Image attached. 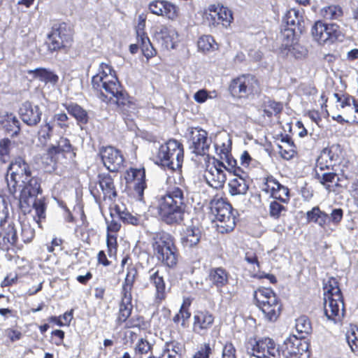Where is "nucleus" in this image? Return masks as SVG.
Segmentation results:
<instances>
[{"instance_id":"1","label":"nucleus","mask_w":358,"mask_h":358,"mask_svg":"<svg viewBox=\"0 0 358 358\" xmlns=\"http://www.w3.org/2000/svg\"><path fill=\"white\" fill-rule=\"evenodd\" d=\"M138 277L137 268L133 266L127 268L126 276L120 288L115 324L116 327H123L126 329H136L141 332L146 331L150 328V322L142 315H132L134 310L132 292Z\"/></svg>"},{"instance_id":"2","label":"nucleus","mask_w":358,"mask_h":358,"mask_svg":"<svg viewBox=\"0 0 358 358\" xmlns=\"http://www.w3.org/2000/svg\"><path fill=\"white\" fill-rule=\"evenodd\" d=\"M187 207L185 189L182 185H168L157 201V214L168 225L179 224L184 220Z\"/></svg>"},{"instance_id":"3","label":"nucleus","mask_w":358,"mask_h":358,"mask_svg":"<svg viewBox=\"0 0 358 358\" xmlns=\"http://www.w3.org/2000/svg\"><path fill=\"white\" fill-rule=\"evenodd\" d=\"M99 98L107 104H115L127 125L134 123L140 108L137 100L127 91H99Z\"/></svg>"},{"instance_id":"4","label":"nucleus","mask_w":358,"mask_h":358,"mask_svg":"<svg viewBox=\"0 0 358 358\" xmlns=\"http://www.w3.org/2000/svg\"><path fill=\"white\" fill-rule=\"evenodd\" d=\"M152 248L154 255L164 266L169 268L177 266L180 254L175 238L171 234L164 231L155 233Z\"/></svg>"},{"instance_id":"5","label":"nucleus","mask_w":358,"mask_h":358,"mask_svg":"<svg viewBox=\"0 0 358 358\" xmlns=\"http://www.w3.org/2000/svg\"><path fill=\"white\" fill-rule=\"evenodd\" d=\"M184 145L174 138L160 145L154 156L155 164L170 171L180 170L184 161Z\"/></svg>"},{"instance_id":"6","label":"nucleus","mask_w":358,"mask_h":358,"mask_svg":"<svg viewBox=\"0 0 358 358\" xmlns=\"http://www.w3.org/2000/svg\"><path fill=\"white\" fill-rule=\"evenodd\" d=\"M324 313L328 320L336 322L344 313V301L339 282L331 277L324 283Z\"/></svg>"},{"instance_id":"7","label":"nucleus","mask_w":358,"mask_h":358,"mask_svg":"<svg viewBox=\"0 0 358 358\" xmlns=\"http://www.w3.org/2000/svg\"><path fill=\"white\" fill-rule=\"evenodd\" d=\"M255 305L271 322H275L282 310V303L276 293L269 287H259L253 294Z\"/></svg>"},{"instance_id":"8","label":"nucleus","mask_w":358,"mask_h":358,"mask_svg":"<svg viewBox=\"0 0 358 358\" xmlns=\"http://www.w3.org/2000/svg\"><path fill=\"white\" fill-rule=\"evenodd\" d=\"M211 210L217 221V230L220 234L232 231L236 224L237 211L235 210L227 198L217 196L211 201Z\"/></svg>"},{"instance_id":"9","label":"nucleus","mask_w":358,"mask_h":358,"mask_svg":"<svg viewBox=\"0 0 358 358\" xmlns=\"http://www.w3.org/2000/svg\"><path fill=\"white\" fill-rule=\"evenodd\" d=\"M76 157V148L71 144L70 140L64 136H60L56 144L48 147L43 157V162L46 166L55 170L59 164L63 163V159H73Z\"/></svg>"},{"instance_id":"10","label":"nucleus","mask_w":358,"mask_h":358,"mask_svg":"<svg viewBox=\"0 0 358 358\" xmlns=\"http://www.w3.org/2000/svg\"><path fill=\"white\" fill-rule=\"evenodd\" d=\"M96 184L99 189L92 188L90 192L100 208L105 206H113L118 196V191L114 178L109 173H99L97 175Z\"/></svg>"},{"instance_id":"11","label":"nucleus","mask_w":358,"mask_h":358,"mask_svg":"<svg viewBox=\"0 0 358 358\" xmlns=\"http://www.w3.org/2000/svg\"><path fill=\"white\" fill-rule=\"evenodd\" d=\"M245 348L248 355L257 358H278L280 352L274 341L269 337L250 338Z\"/></svg>"},{"instance_id":"12","label":"nucleus","mask_w":358,"mask_h":358,"mask_svg":"<svg viewBox=\"0 0 358 358\" xmlns=\"http://www.w3.org/2000/svg\"><path fill=\"white\" fill-rule=\"evenodd\" d=\"M31 171L29 165L22 157L15 158L10 164L7 171V182L10 189L15 191L19 184L24 183L31 176Z\"/></svg>"},{"instance_id":"13","label":"nucleus","mask_w":358,"mask_h":358,"mask_svg":"<svg viewBox=\"0 0 358 358\" xmlns=\"http://www.w3.org/2000/svg\"><path fill=\"white\" fill-rule=\"evenodd\" d=\"M259 188L266 194L282 203L287 204L290 200L289 188L282 185L271 174L266 175L261 178Z\"/></svg>"},{"instance_id":"14","label":"nucleus","mask_w":358,"mask_h":358,"mask_svg":"<svg viewBox=\"0 0 358 358\" xmlns=\"http://www.w3.org/2000/svg\"><path fill=\"white\" fill-rule=\"evenodd\" d=\"M216 317L207 308L197 309L193 313L192 332L199 336H206L213 329Z\"/></svg>"},{"instance_id":"15","label":"nucleus","mask_w":358,"mask_h":358,"mask_svg":"<svg viewBox=\"0 0 358 358\" xmlns=\"http://www.w3.org/2000/svg\"><path fill=\"white\" fill-rule=\"evenodd\" d=\"M311 34L314 39L320 44L343 41L344 34L340 27L334 23L324 24L316 22L312 27Z\"/></svg>"},{"instance_id":"16","label":"nucleus","mask_w":358,"mask_h":358,"mask_svg":"<svg viewBox=\"0 0 358 358\" xmlns=\"http://www.w3.org/2000/svg\"><path fill=\"white\" fill-rule=\"evenodd\" d=\"M99 155L103 166L109 172L117 173L124 167V157L122 151L113 146H102Z\"/></svg>"},{"instance_id":"17","label":"nucleus","mask_w":358,"mask_h":358,"mask_svg":"<svg viewBox=\"0 0 358 358\" xmlns=\"http://www.w3.org/2000/svg\"><path fill=\"white\" fill-rule=\"evenodd\" d=\"M92 85L94 90H117L120 83L112 67L108 64L101 63L99 73L92 77Z\"/></svg>"},{"instance_id":"18","label":"nucleus","mask_w":358,"mask_h":358,"mask_svg":"<svg viewBox=\"0 0 358 358\" xmlns=\"http://www.w3.org/2000/svg\"><path fill=\"white\" fill-rule=\"evenodd\" d=\"M190 140L192 141L191 148L192 152L196 155L204 156V160L210 161V156L208 154L211 145V139L208 138V132L200 128H192L190 131Z\"/></svg>"},{"instance_id":"19","label":"nucleus","mask_w":358,"mask_h":358,"mask_svg":"<svg viewBox=\"0 0 358 358\" xmlns=\"http://www.w3.org/2000/svg\"><path fill=\"white\" fill-rule=\"evenodd\" d=\"M148 281L155 289L154 302L157 305L162 304L171 291V288L166 286L163 273L155 267L151 268L148 271Z\"/></svg>"},{"instance_id":"20","label":"nucleus","mask_w":358,"mask_h":358,"mask_svg":"<svg viewBox=\"0 0 358 358\" xmlns=\"http://www.w3.org/2000/svg\"><path fill=\"white\" fill-rule=\"evenodd\" d=\"M0 227V249L4 251L20 250L23 245L18 243L16 227L13 222Z\"/></svg>"},{"instance_id":"21","label":"nucleus","mask_w":358,"mask_h":358,"mask_svg":"<svg viewBox=\"0 0 358 358\" xmlns=\"http://www.w3.org/2000/svg\"><path fill=\"white\" fill-rule=\"evenodd\" d=\"M124 179L127 184L134 182V190L135 191L138 199H143L144 190L147 187L145 180V170L144 167L133 168L131 167L124 173Z\"/></svg>"},{"instance_id":"22","label":"nucleus","mask_w":358,"mask_h":358,"mask_svg":"<svg viewBox=\"0 0 358 358\" xmlns=\"http://www.w3.org/2000/svg\"><path fill=\"white\" fill-rule=\"evenodd\" d=\"M230 278L229 272L222 266H218L209 268L206 280L210 288H215L217 292L222 293V289L229 284Z\"/></svg>"},{"instance_id":"23","label":"nucleus","mask_w":358,"mask_h":358,"mask_svg":"<svg viewBox=\"0 0 358 358\" xmlns=\"http://www.w3.org/2000/svg\"><path fill=\"white\" fill-rule=\"evenodd\" d=\"M18 115L25 124L34 127L41 122L42 111L38 105H35L29 101H26L19 107Z\"/></svg>"},{"instance_id":"24","label":"nucleus","mask_w":358,"mask_h":358,"mask_svg":"<svg viewBox=\"0 0 358 358\" xmlns=\"http://www.w3.org/2000/svg\"><path fill=\"white\" fill-rule=\"evenodd\" d=\"M138 22L136 27L137 43L141 44L143 55L149 59L156 55L157 51L153 48L148 36L144 31L145 27V17L142 14L138 16Z\"/></svg>"},{"instance_id":"25","label":"nucleus","mask_w":358,"mask_h":358,"mask_svg":"<svg viewBox=\"0 0 358 358\" xmlns=\"http://www.w3.org/2000/svg\"><path fill=\"white\" fill-rule=\"evenodd\" d=\"M72 40L71 31L65 24H60L49 34V48L57 50L67 46Z\"/></svg>"},{"instance_id":"26","label":"nucleus","mask_w":358,"mask_h":358,"mask_svg":"<svg viewBox=\"0 0 358 358\" xmlns=\"http://www.w3.org/2000/svg\"><path fill=\"white\" fill-rule=\"evenodd\" d=\"M120 222L115 220L113 217L110 222H107L106 247L110 258L117 259V233L121 229Z\"/></svg>"},{"instance_id":"27","label":"nucleus","mask_w":358,"mask_h":358,"mask_svg":"<svg viewBox=\"0 0 358 358\" xmlns=\"http://www.w3.org/2000/svg\"><path fill=\"white\" fill-rule=\"evenodd\" d=\"M149 10L155 15L164 16L174 20L179 15V9L173 3L162 0H155L150 3Z\"/></svg>"},{"instance_id":"28","label":"nucleus","mask_w":358,"mask_h":358,"mask_svg":"<svg viewBox=\"0 0 358 358\" xmlns=\"http://www.w3.org/2000/svg\"><path fill=\"white\" fill-rule=\"evenodd\" d=\"M308 347L309 344L304 338L290 335L285 340L280 350L282 355L296 354V352L307 354Z\"/></svg>"},{"instance_id":"29","label":"nucleus","mask_w":358,"mask_h":358,"mask_svg":"<svg viewBox=\"0 0 358 358\" xmlns=\"http://www.w3.org/2000/svg\"><path fill=\"white\" fill-rule=\"evenodd\" d=\"M155 37L161 43L162 46L166 50L175 48L178 42V32L174 29L165 26L157 28Z\"/></svg>"},{"instance_id":"30","label":"nucleus","mask_w":358,"mask_h":358,"mask_svg":"<svg viewBox=\"0 0 358 358\" xmlns=\"http://www.w3.org/2000/svg\"><path fill=\"white\" fill-rule=\"evenodd\" d=\"M204 178L206 182L214 189L224 187L226 181V174L224 170L217 169L215 166H210V162L205 159Z\"/></svg>"},{"instance_id":"31","label":"nucleus","mask_w":358,"mask_h":358,"mask_svg":"<svg viewBox=\"0 0 358 358\" xmlns=\"http://www.w3.org/2000/svg\"><path fill=\"white\" fill-rule=\"evenodd\" d=\"M111 217L117 216L124 224L138 226L141 221V216L138 214H131L125 207L114 204L108 207Z\"/></svg>"},{"instance_id":"32","label":"nucleus","mask_w":358,"mask_h":358,"mask_svg":"<svg viewBox=\"0 0 358 358\" xmlns=\"http://www.w3.org/2000/svg\"><path fill=\"white\" fill-rule=\"evenodd\" d=\"M201 231L195 226L187 227L181 234L180 243L183 248L192 249L199 244Z\"/></svg>"},{"instance_id":"33","label":"nucleus","mask_w":358,"mask_h":358,"mask_svg":"<svg viewBox=\"0 0 358 358\" xmlns=\"http://www.w3.org/2000/svg\"><path fill=\"white\" fill-rule=\"evenodd\" d=\"M209 10L210 15L215 23L222 24L223 26L227 27L233 20L231 11L223 6H212Z\"/></svg>"},{"instance_id":"34","label":"nucleus","mask_w":358,"mask_h":358,"mask_svg":"<svg viewBox=\"0 0 358 358\" xmlns=\"http://www.w3.org/2000/svg\"><path fill=\"white\" fill-rule=\"evenodd\" d=\"M234 178L229 181V192L231 196L243 195L249 189V184L246 180L247 173L234 175Z\"/></svg>"},{"instance_id":"35","label":"nucleus","mask_w":358,"mask_h":358,"mask_svg":"<svg viewBox=\"0 0 358 358\" xmlns=\"http://www.w3.org/2000/svg\"><path fill=\"white\" fill-rule=\"evenodd\" d=\"M262 123L268 124L272 121L273 117L279 115L283 110V104L272 100L264 102L262 106Z\"/></svg>"},{"instance_id":"36","label":"nucleus","mask_w":358,"mask_h":358,"mask_svg":"<svg viewBox=\"0 0 358 358\" xmlns=\"http://www.w3.org/2000/svg\"><path fill=\"white\" fill-rule=\"evenodd\" d=\"M259 87L258 80L252 75H243L232 80L229 90H253Z\"/></svg>"},{"instance_id":"37","label":"nucleus","mask_w":358,"mask_h":358,"mask_svg":"<svg viewBox=\"0 0 358 358\" xmlns=\"http://www.w3.org/2000/svg\"><path fill=\"white\" fill-rule=\"evenodd\" d=\"M282 145H278V152L285 160H291L297 156L296 147L290 137L287 136L281 140Z\"/></svg>"},{"instance_id":"38","label":"nucleus","mask_w":358,"mask_h":358,"mask_svg":"<svg viewBox=\"0 0 358 358\" xmlns=\"http://www.w3.org/2000/svg\"><path fill=\"white\" fill-rule=\"evenodd\" d=\"M27 73L32 75L35 78H38L46 83H50L52 85H55L59 80V77L53 72L43 68L28 70Z\"/></svg>"},{"instance_id":"39","label":"nucleus","mask_w":358,"mask_h":358,"mask_svg":"<svg viewBox=\"0 0 358 358\" xmlns=\"http://www.w3.org/2000/svg\"><path fill=\"white\" fill-rule=\"evenodd\" d=\"M32 207L35 211L34 220L41 227V222L46 218L47 204L44 197L36 199L32 204Z\"/></svg>"},{"instance_id":"40","label":"nucleus","mask_w":358,"mask_h":358,"mask_svg":"<svg viewBox=\"0 0 358 358\" xmlns=\"http://www.w3.org/2000/svg\"><path fill=\"white\" fill-rule=\"evenodd\" d=\"M68 113L73 116L78 123L86 124L89 117L87 112L76 103H71L66 107Z\"/></svg>"},{"instance_id":"41","label":"nucleus","mask_w":358,"mask_h":358,"mask_svg":"<svg viewBox=\"0 0 358 358\" xmlns=\"http://www.w3.org/2000/svg\"><path fill=\"white\" fill-rule=\"evenodd\" d=\"M182 350L181 343L177 341L166 342L160 357L162 358L166 355L168 358H180Z\"/></svg>"},{"instance_id":"42","label":"nucleus","mask_w":358,"mask_h":358,"mask_svg":"<svg viewBox=\"0 0 358 358\" xmlns=\"http://www.w3.org/2000/svg\"><path fill=\"white\" fill-rule=\"evenodd\" d=\"M2 125L5 130L10 136L17 135L20 131V124L17 118L12 113L7 114L2 121Z\"/></svg>"},{"instance_id":"43","label":"nucleus","mask_w":358,"mask_h":358,"mask_svg":"<svg viewBox=\"0 0 358 358\" xmlns=\"http://www.w3.org/2000/svg\"><path fill=\"white\" fill-rule=\"evenodd\" d=\"M20 185H23L24 191L29 196H36L42 192L41 181L37 177H32L31 176L27 178V181H24V183H22Z\"/></svg>"},{"instance_id":"44","label":"nucleus","mask_w":358,"mask_h":358,"mask_svg":"<svg viewBox=\"0 0 358 358\" xmlns=\"http://www.w3.org/2000/svg\"><path fill=\"white\" fill-rule=\"evenodd\" d=\"M295 328L302 338L312 332V324L306 315H301L296 320Z\"/></svg>"},{"instance_id":"45","label":"nucleus","mask_w":358,"mask_h":358,"mask_svg":"<svg viewBox=\"0 0 358 358\" xmlns=\"http://www.w3.org/2000/svg\"><path fill=\"white\" fill-rule=\"evenodd\" d=\"M152 345L145 338H141L138 340L134 347V357L142 358L143 355H148L152 350Z\"/></svg>"},{"instance_id":"46","label":"nucleus","mask_w":358,"mask_h":358,"mask_svg":"<svg viewBox=\"0 0 358 358\" xmlns=\"http://www.w3.org/2000/svg\"><path fill=\"white\" fill-rule=\"evenodd\" d=\"M321 15L326 20H338L343 14V9L338 5H331L322 8L320 10Z\"/></svg>"},{"instance_id":"47","label":"nucleus","mask_w":358,"mask_h":358,"mask_svg":"<svg viewBox=\"0 0 358 358\" xmlns=\"http://www.w3.org/2000/svg\"><path fill=\"white\" fill-rule=\"evenodd\" d=\"M198 48L203 52L214 51L218 48V45L214 38L210 35L201 36L197 42Z\"/></svg>"},{"instance_id":"48","label":"nucleus","mask_w":358,"mask_h":358,"mask_svg":"<svg viewBox=\"0 0 358 358\" xmlns=\"http://www.w3.org/2000/svg\"><path fill=\"white\" fill-rule=\"evenodd\" d=\"M278 200L271 201L268 206L269 216L274 220H279L287 210V208Z\"/></svg>"},{"instance_id":"49","label":"nucleus","mask_w":358,"mask_h":358,"mask_svg":"<svg viewBox=\"0 0 358 358\" xmlns=\"http://www.w3.org/2000/svg\"><path fill=\"white\" fill-rule=\"evenodd\" d=\"M346 339L352 351L358 355V327L350 325L346 333Z\"/></svg>"},{"instance_id":"50","label":"nucleus","mask_w":358,"mask_h":358,"mask_svg":"<svg viewBox=\"0 0 358 358\" xmlns=\"http://www.w3.org/2000/svg\"><path fill=\"white\" fill-rule=\"evenodd\" d=\"M333 163L336 165L343 158V149L339 144H333L327 148L323 149Z\"/></svg>"},{"instance_id":"51","label":"nucleus","mask_w":358,"mask_h":358,"mask_svg":"<svg viewBox=\"0 0 358 358\" xmlns=\"http://www.w3.org/2000/svg\"><path fill=\"white\" fill-rule=\"evenodd\" d=\"M281 38L282 41L281 49L287 50L286 54L291 50V48L294 41V32L292 29H285L281 33Z\"/></svg>"},{"instance_id":"52","label":"nucleus","mask_w":358,"mask_h":358,"mask_svg":"<svg viewBox=\"0 0 358 358\" xmlns=\"http://www.w3.org/2000/svg\"><path fill=\"white\" fill-rule=\"evenodd\" d=\"M53 131V127L50 123H45L41 125L38 132L39 142L45 145L50 140Z\"/></svg>"},{"instance_id":"53","label":"nucleus","mask_w":358,"mask_h":358,"mask_svg":"<svg viewBox=\"0 0 358 358\" xmlns=\"http://www.w3.org/2000/svg\"><path fill=\"white\" fill-rule=\"evenodd\" d=\"M20 236L24 243H31L35 237V230L30 224L23 221L21 222Z\"/></svg>"},{"instance_id":"54","label":"nucleus","mask_w":358,"mask_h":358,"mask_svg":"<svg viewBox=\"0 0 358 358\" xmlns=\"http://www.w3.org/2000/svg\"><path fill=\"white\" fill-rule=\"evenodd\" d=\"M334 95L336 99L337 108H344L347 106H350L352 101H354V97L344 91L334 93Z\"/></svg>"},{"instance_id":"55","label":"nucleus","mask_w":358,"mask_h":358,"mask_svg":"<svg viewBox=\"0 0 358 358\" xmlns=\"http://www.w3.org/2000/svg\"><path fill=\"white\" fill-rule=\"evenodd\" d=\"M334 166L336 165L330 159H329V157L327 155L326 152H324L322 150L317 159L316 167L319 169L320 171H324L330 169H333Z\"/></svg>"},{"instance_id":"56","label":"nucleus","mask_w":358,"mask_h":358,"mask_svg":"<svg viewBox=\"0 0 358 358\" xmlns=\"http://www.w3.org/2000/svg\"><path fill=\"white\" fill-rule=\"evenodd\" d=\"M337 174L335 172H325L318 173L316 171L315 178L320 182L321 185L326 187L327 188L330 187V183H332Z\"/></svg>"},{"instance_id":"57","label":"nucleus","mask_w":358,"mask_h":358,"mask_svg":"<svg viewBox=\"0 0 358 358\" xmlns=\"http://www.w3.org/2000/svg\"><path fill=\"white\" fill-rule=\"evenodd\" d=\"M222 160H224L227 164V166H226V170L230 173H232L234 175L243 174L245 171L242 167L238 166L236 159L234 158L231 154H230L229 156H227V158H224Z\"/></svg>"},{"instance_id":"58","label":"nucleus","mask_w":358,"mask_h":358,"mask_svg":"<svg viewBox=\"0 0 358 358\" xmlns=\"http://www.w3.org/2000/svg\"><path fill=\"white\" fill-rule=\"evenodd\" d=\"M213 348L210 343H203L193 355L192 358H210L213 355Z\"/></svg>"},{"instance_id":"59","label":"nucleus","mask_w":358,"mask_h":358,"mask_svg":"<svg viewBox=\"0 0 358 358\" xmlns=\"http://www.w3.org/2000/svg\"><path fill=\"white\" fill-rule=\"evenodd\" d=\"M111 259H114L113 258H110L108 253L106 254L105 250H100L98 252L96 255V264L99 266H101L103 267H116V265L113 264V261Z\"/></svg>"},{"instance_id":"60","label":"nucleus","mask_w":358,"mask_h":358,"mask_svg":"<svg viewBox=\"0 0 358 358\" xmlns=\"http://www.w3.org/2000/svg\"><path fill=\"white\" fill-rule=\"evenodd\" d=\"M299 11L295 8H291L285 13L283 21L287 25H295L298 24L301 19Z\"/></svg>"},{"instance_id":"61","label":"nucleus","mask_w":358,"mask_h":358,"mask_svg":"<svg viewBox=\"0 0 358 358\" xmlns=\"http://www.w3.org/2000/svg\"><path fill=\"white\" fill-rule=\"evenodd\" d=\"M8 217L9 212L7 203L4 197L0 194V227L6 224Z\"/></svg>"},{"instance_id":"62","label":"nucleus","mask_w":358,"mask_h":358,"mask_svg":"<svg viewBox=\"0 0 358 358\" xmlns=\"http://www.w3.org/2000/svg\"><path fill=\"white\" fill-rule=\"evenodd\" d=\"M190 317L191 313H187L183 310H179L173 317L172 321L173 324L177 326L180 324L182 327H185Z\"/></svg>"},{"instance_id":"63","label":"nucleus","mask_w":358,"mask_h":358,"mask_svg":"<svg viewBox=\"0 0 358 358\" xmlns=\"http://www.w3.org/2000/svg\"><path fill=\"white\" fill-rule=\"evenodd\" d=\"M10 141L8 138H3L0 141V159L2 162L6 163L9 157Z\"/></svg>"},{"instance_id":"64","label":"nucleus","mask_w":358,"mask_h":358,"mask_svg":"<svg viewBox=\"0 0 358 358\" xmlns=\"http://www.w3.org/2000/svg\"><path fill=\"white\" fill-rule=\"evenodd\" d=\"M222 358H237L236 349L231 341H227L223 345Z\"/></svg>"}]
</instances>
